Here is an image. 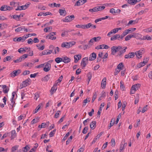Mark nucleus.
Listing matches in <instances>:
<instances>
[{
	"instance_id": "nucleus-49",
	"label": "nucleus",
	"mask_w": 152,
	"mask_h": 152,
	"mask_svg": "<svg viewBox=\"0 0 152 152\" xmlns=\"http://www.w3.org/2000/svg\"><path fill=\"white\" fill-rule=\"evenodd\" d=\"M61 112V111L60 110L58 111L55 114L54 116V118H58L59 117V115H60L59 113Z\"/></svg>"
},
{
	"instance_id": "nucleus-39",
	"label": "nucleus",
	"mask_w": 152,
	"mask_h": 152,
	"mask_svg": "<svg viewBox=\"0 0 152 152\" xmlns=\"http://www.w3.org/2000/svg\"><path fill=\"white\" fill-rule=\"evenodd\" d=\"M146 39L148 40H150L151 39V37L148 35H146V36H143L142 39L143 40Z\"/></svg>"
},
{
	"instance_id": "nucleus-22",
	"label": "nucleus",
	"mask_w": 152,
	"mask_h": 152,
	"mask_svg": "<svg viewBox=\"0 0 152 152\" xmlns=\"http://www.w3.org/2000/svg\"><path fill=\"white\" fill-rule=\"evenodd\" d=\"M140 85L139 84H136L135 85L132 86V90H137L138 88L140 87Z\"/></svg>"
},
{
	"instance_id": "nucleus-60",
	"label": "nucleus",
	"mask_w": 152,
	"mask_h": 152,
	"mask_svg": "<svg viewBox=\"0 0 152 152\" xmlns=\"http://www.w3.org/2000/svg\"><path fill=\"white\" fill-rule=\"evenodd\" d=\"M94 41L92 38L89 41L88 45L89 46H91L93 44V43L94 42Z\"/></svg>"
},
{
	"instance_id": "nucleus-50",
	"label": "nucleus",
	"mask_w": 152,
	"mask_h": 152,
	"mask_svg": "<svg viewBox=\"0 0 152 152\" xmlns=\"http://www.w3.org/2000/svg\"><path fill=\"white\" fill-rule=\"evenodd\" d=\"M62 79L63 76L62 75H61L58 78V79L56 81V83H57V84L58 83H60Z\"/></svg>"
},
{
	"instance_id": "nucleus-64",
	"label": "nucleus",
	"mask_w": 152,
	"mask_h": 152,
	"mask_svg": "<svg viewBox=\"0 0 152 152\" xmlns=\"http://www.w3.org/2000/svg\"><path fill=\"white\" fill-rule=\"evenodd\" d=\"M145 31L147 32H152V27L148 28L147 29H145Z\"/></svg>"
},
{
	"instance_id": "nucleus-48",
	"label": "nucleus",
	"mask_w": 152,
	"mask_h": 152,
	"mask_svg": "<svg viewBox=\"0 0 152 152\" xmlns=\"http://www.w3.org/2000/svg\"><path fill=\"white\" fill-rule=\"evenodd\" d=\"M25 117L26 115L25 114L21 115L20 116H18V121H20L22 119L24 118H25Z\"/></svg>"
},
{
	"instance_id": "nucleus-42",
	"label": "nucleus",
	"mask_w": 152,
	"mask_h": 152,
	"mask_svg": "<svg viewBox=\"0 0 152 152\" xmlns=\"http://www.w3.org/2000/svg\"><path fill=\"white\" fill-rule=\"evenodd\" d=\"M38 7L39 9H40L41 10H45L46 8L45 7L43 6L41 4L38 5Z\"/></svg>"
},
{
	"instance_id": "nucleus-27",
	"label": "nucleus",
	"mask_w": 152,
	"mask_h": 152,
	"mask_svg": "<svg viewBox=\"0 0 152 152\" xmlns=\"http://www.w3.org/2000/svg\"><path fill=\"white\" fill-rule=\"evenodd\" d=\"M11 103L10 104V106L9 107L10 109H12L14 106H15L14 104L15 102L14 100L11 99Z\"/></svg>"
},
{
	"instance_id": "nucleus-25",
	"label": "nucleus",
	"mask_w": 152,
	"mask_h": 152,
	"mask_svg": "<svg viewBox=\"0 0 152 152\" xmlns=\"http://www.w3.org/2000/svg\"><path fill=\"white\" fill-rule=\"evenodd\" d=\"M11 140H12L15 138L16 136V133L15 131V130H12L11 131Z\"/></svg>"
},
{
	"instance_id": "nucleus-53",
	"label": "nucleus",
	"mask_w": 152,
	"mask_h": 152,
	"mask_svg": "<svg viewBox=\"0 0 152 152\" xmlns=\"http://www.w3.org/2000/svg\"><path fill=\"white\" fill-rule=\"evenodd\" d=\"M132 37H134L135 38H137L138 36L139 35H140V34H139L138 33H133V34H131Z\"/></svg>"
},
{
	"instance_id": "nucleus-33",
	"label": "nucleus",
	"mask_w": 152,
	"mask_h": 152,
	"mask_svg": "<svg viewBox=\"0 0 152 152\" xmlns=\"http://www.w3.org/2000/svg\"><path fill=\"white\" fill-rule=\"evenodd\" d=\"M91 23H88L86 25H83V29H88L91 27Z\"/></svg>"
},
{
	"instance_id": "nucleus-63",
	"label": "nucleus",
	"mask_w": 152,
	"mask_h": 152,
	"mask_svg": "<svg viewBox=\"0 0 152 152\" xmlns=\"http://www.w3.org/2000/svg\"><path fill=\"white\" fill-rule=\"evenodd\" d=\"M97 95L96 93H95L93 95L92 99V102H93L95 100L96 97Z\"/></svg>"
},
{
	"instance_id": "nucleus-16",
	"label": "nucleus",
	"mask_w": 152,
	"mask_h": 152,
	"mask_svg": "<svg viewBox=\"0 0 152 152\" xmlns=\"http://www.w3.org/2000/svg\"><path fill=\"white\" fill-rule=\"evenodd\" d=\"M50 75H47L42 79V80L44 82H47L50 79Z\"/></svg>"
},
{
	"instance_id": "nucleus-41",
	"label": "nucleus",
	"mask_w": 152,
	"mask_h": 152,
	"mask_svg": "<svg viewBox=\"0 0 152 152\" xmlns=\"http://www.w3.org/2000/svg\"><path fill=\"white\" fill-rule=\"evenodd\" d=\"M138 22V20H137V21H136V20H130L129 21V23L127 24V25L129 26L130 25L133 24V22H134V23H133V24H135L136 23H137Z\"/></svg>"
},
{
	"instance_id": "nucleus-26",
	"label": "nucleus",
	"mask_w": 152,
	"mask_h": 152,
	"mask_svg": "<svg viewBox=\"0 0 152 152\" xmlns=\"http://www.w3.org/2000/svg\"><path fill=\"white\" fill-rule=\"evenodd\" d=\"M115 118H113L112 119L111 122L110 123V126L108 127V129H110L111 127L113 125L115 122Z\"/></svg>"
},
{
	"instance_id": "nucleus-12",
	"label": "nucleus",
	"mask_w": 152,
	"mask_h": 152,
	"mask_svg": "<svg viewBox=\"0 0 152 152\" xmlns=\"http://www.w3.org/2000/svg\"><path fill=\"white\" fill-rule=\"evenodd\" d=\"M96 53H91L89 57V60L92 61L94 60L96 58Z\"/></svg>"
},
{
	"instance_id": "nucleus-36",
	"label": "nucleus",
	"mask_w": 152,
	"mask_h": 152,
	"mask_svg": "<svg viewBox=\"0 0 152 152\" xmlns=\"http://www.w3.org/2000/svg\"><path fill=\"white\" fill-rule=\"evenodd\" d=\"M42 104H39L36 107L35 110H34L33 113L34 114L36 113L39 110Z\"/></svg>"
},
{
	"instance_id": "nucleus-62",
	"label": "nucleus",
	"mask_w": 152,
	"mask_h": 152,
	"mask_svg": "<svg viewBox=\"0 0 152 152\" xmlns=\"http://www.w3.org/2000/svg\"><path fill=\"white\" fill-rule=\"evenodd\" d=\"M59 48L58 47H56L54 49L55 53V54L58 53L59 51Z\"/></svg>"
},
{
	"instance_id": "nucleus-20",
	"label": "nucleus",
	"mask_w": 152,
	"mask_h": 152,
	"mask_svg": "<svg viewBox=\"0 0 152 152\" xmlns=\"http://www.w3.org/2000/svg\"><path fill=\"white\" fill-rule=\"evenodd\" d=\"M120 37V35L119 34H116L113 37H111L110 38L111 40L113 41L115 40L116 39H119V38Z\"/></svg>"
},
{
	"instance_id": "nucleus-55",
	"label": "nucleus",
	"mask_w": 152,
	"mask_h": 152,
	"mask_svg": "<svg viewBox=\"0 0 152 152\" xmlns=\"http://www.w3.org/2000/svg\"><path fill=\"white\" fill-rule=\"evenodd\" d=\"M103 44L97 46L96 47L95 49L98 50L99 49H103Z\"/></svg>"
},
{
	"instance_id": "nucleus-57",
	"label": "nucleus",
	"mask_w": 152,
	"mask_h": 152,
	"mask_svg": "<svg viewBox=\"0 0 152 152\" xmlns=\"http://www.w3.org/2000/svg\"><path fill=\"white\" fill-rule=\"evenodd\" d=\"M69 134V132H67L65 135L64 136L62 140V141H64L66 139L67 137H68Z\"/></svg>"
},
{
	"instance_id": "nucleus-35",
	"label": "nucleus",
	"mask_w": 152,
	"mask_h": 152,
	"mask_svg": "<svg viewBox=\"0 0 152 152\" xmlns=\"http://www.w3.org/2000/svg\"><path fill=\"white\" fill-rule=\"evenodd\" d=\"M146 64L143 61L140 62L139 64L137 65V67L139 68H140L144 66Z\"/></svg>"
},
{
	"instance_id": "nucleus-7",
	"label": "nucleus",
	"mask_w": 152,
	"mask_h": 152,
	"mask_svg": "<svg viewBox=\"0 0 152 152\" xmlns=\"http://www.w3.org/2000/svg\"><path fill=\"white\" fill-rule=\"evenodd\" d=\"M88 57H85L83 58L82 59L81 62V65L83 67H85L86 66L87 64H88Z\"/></svg>"
},
{
	"instance_id": "nucleus-45",
	"label": "nucleus",
	"mask_w": 152,
	"mask_h": 152,
	"mask_svg": "<svg viewBox=\"0 0 152 152\" xmlns=\"http://www.w3.org/2000/svg\"><path fill=\"white\" fill-rule=\"evenodd\" d=\"M34 64V62H33L31 63H27L26 66H28V67H31L33 66Z\"/></svg>"
},
{
	"instance_id": "nucleus-47",
	"label": "nucleus",
	"mask_w": 152,
	"mask_h": 152,
	"mask_svg": "<svg viewBox=\"0 0 152 152\" xmlns=\"http://www.w3.org/2000/svg\"><path fill=\"white\" fill-rule=\"evenodd\" d=\"M21 37L18 38L15 37L13 39V41L15 42H20L21 40Z\"/></svg>"
},
{
	"instance_id": "nucleus-4",
	"label": "nucleus",
	"mask_w": 152,
	"mask_h": 152,
	"mask_svg": "<svg viewBox=\"0 0 152 152\" xmlns=\"http://www.w3.org/2000/svg\"><path fill=\"white\" fill-rule=\"evenodd\" d=\"M28 55L26 54H24L20 58H17L16 60H15L14 61L15 63H19L21 62L23 60H24L25 58H27Z\"/></svg>"
},
{
	"instance_id": "nucleus-8",
	"label": "nucleus",
	"mask_w": 152,
	"mask_h": 152,
	"mask_svg": "<svg viewBox=\"0 0 152 152\" xmlns=\"http://www.w3.org/2000/svg\"><path fill=\"white\" fill-rule=\"evenodd\" d=\"M56 32H52L49 35H48L46 36V37L49 38V39H50L52 40H55L56 39V37H53L54 35H55Z\"/></svg>"
},
{
	"instance_id": "nucleus-19",
	"label": "nucleus",
	"mask_w": 152,
	"mask_h": 152,
	"mask_svg": "<svg viewBox=\"0 0 152 152\" xmlns=\"http://www.w3.org/2000/svg\"><path fill=\"white\" fill-rule=\"evenodd\" d=\"M60 15L63 16H64L66 14V11L65 10L59 9L58 11Z\"/></svg>"
},
{
	"instance_id": "nucleus-10",
	"label": "nucleus",
	"mask_w": 152,
	"mask_h": 152,
	"mask_svg": "<svg viewBox=\"0 0 152 152\" xmlns=\"http://www.w3.org/2000/svg\"><path fill=\"white\" fill-rule=\"evenodd\" d=\"M50 66L51 64L50 63H47L43 68V70L45 72H48L50 69Z\"/></svg>"
},
{
	"instance_id": "nucleus-40",
	"label": "nucleus",
	"mask_w": 152,
	"mask_h": 152,
	"mask_svg": "<svg viewBox=\"0 0 152 152\" xmlns=\"http://www.w3.org/2000/svg\"><path fill=\"white\" fill-rule=\"evenodd\" d=\"M18 51L20 53H23L26 51V50L23 48H21L19 49Z\"/></svg>"
},
{
	"instance_id": "nucleus-23",
	"label": "nucleus",
	"mask_w": 152,
	"mask_h": 152,
	"mask_svg": "<svg viewBox=\"0 0 152 152\" xmlns=\"http://www.w3.org/2000/svg\"><path fill=\"white\" fill-rule=\"evenodd\" d=\"M127 145L126 143H125L124 144L122 143V142L120 145V149L119 151L120 152H121L122 151H123V150L124 149V146L125 145L126 146Z\"/></svg>"
},
{
	"instance_id": "nucleus-31",
	"label": "nucleus",
	"mask_w": 152,
	"mask_h": 152,
	"mask_svg": "<svg viewBox=\"0 0 152 152\" xmlns=\"http://www.w3.org/2000/svg\"><path fill=\"white\" fill-rule=\"evenodd\" d=\"M148 10V9H145L144 10H142L141 11H140L138 13V14L140 15H142L143 14L146 13Z\"/></svg>"
},
{
	"instance_id": "nucleus-29",
	"label": "nucleus",
	"mask_w": 152,
	"mask_h": 152,
	"mask_svg": "<svg viewBox=\"0 0 152 152\" xmlns=\"http://www.w3.org/2000/svg\"><path fill=\"white\" fill-rule=\"evenodd\" d=\"M124 66V64L122 63H120L117 66V68L118 69L121 70L122 68Z\"/></svg>"
},
{
	"instance_id": "nucleus-51",
	"label": "nucleus",
	"mask_w": 152,
	"mask_h": 152,
	"mask_svg": "<svg viewBox=\"0 0 152 152\" xmlns=\"http://www.w3.org/2000/svg\"><path fill=\"white\" fill-rule=\"evenodd\" d=\"M111 146H114L115 145V140L114 138H112L111 141Z\"/></svg>"
},
{
	"instance_id": "nucleus-3",
	"label": "nucleus",
	"mask_w": 152,
	"mask_h": 152,
	"mask_svg": "<svg viewBox=\"0 0 152 152\" xmlns=\"http://www.w3.org/2000/svg\"><path fill=\"white\" fill-rule=\"evenodd\" d=\"M30 3L28 2L26 3L25 5L22 6H18L17 8L15 9L16 10H25L29 6Z\"/></svg>"
},
{
	"instance_id": "nucleus-13",
	"label": "nucleus",
	"mask_w": 152,
	"mask_h": 152,
	"mask_svg": "<svg viewBox=\"0 0 152 152\" xmlns=\"http://www.w3.org/2000/svg\"><path fill=\"white\" fill-rule=\"evenodd\" d=\"M81 54L75 55L74 56L75 59L74 62L75 63H77L78 60L81 58Z\"/></svg>"
},
{
	"instance_id": "nucleus-37",
	"label": "nucleus",
	"mask_w": 152,
	"mask_h": 152,
	"mask_svg": "<svg viewBox=\"0 0 152 152\" xmlns=\"http://www.w3.org/2000/svg\"><path fill=\"white\" fill-rule=\"evenodd\" d=\"M89 11L91 13L97 12V8L96 7L92 9H89Z\"/></svg>"
},
{
	"instance_id": "nucleus-21",
	"label": "nucleus",
	"mask_w": 152,
	"mask_h": 152,
	"mask_svg": "<svg viewBox=\"0 0 152 152\" xmlns=\"http://www.w3.org/2000/svg\"><path fill=\"white\" fill-rule=\"evenodd\" d=\"M109 16H105L104 17L100 18H99L96 19L95 20V23H96L100 21H101L102 20H104L108 18H109Z\"/></svg>"
},
{
	"instance_id": "nucleus-46",
	"label": "nucleus",
	"mask_w": 152,
	"mask_h": 152,
	"mask_svg": "<svg viewBox=\"0 0 152 152\" xmlns=\"http://www.w3.org/2000/svg\"><path fill=\"white\" fill-rule=\"evenodd\" d=\"M131 38H132L131 34L128 35L125 37V40L126 41H128L130 40Z\"/></svg>"
},
{
	"instance_id": "nucleus-56",
	"label": "nucleus",
	"mask_w": 152,
	"mask_h": 152,
	"mask_svg": "<svg viewBox=\"0 0 152 152\" xmlns=\"http://www.w3.org/2000/svg\"><path fill=\"white\" fill-rule=\"evenodd\" d=\"M88 129V126L85 127L82 131V133L84 134H86Z\"/></svg>"
},
{
	"instance_id": "nucleus-44",
	"label": "nucleus",
	"mask_w": 152,
	"mask_h": 152,
	"mask_svg": "<svg viewBox=\"0 0 152 152\" xmlns=\"http://www.w3.org/2000/svg\"><path fill=\"white\" fill-rule=\"evenodd\" d=\"M11 18H13V19H15L17 21H19V19L18 18V15H14L12 16H10Z\"/></svg>"
},
{
	"instance_id": "nucleus-5",
	"label": "nucleus",
	"mask_w": 152,
	"mask_h": 152,
	"mask_svg": "<svg viewBox=\"0 0 152 152\" xmlns=\"http://www.w3.org/2000/svg\"><path fill=\"white\" fill-rule=\"evenodd\" d=\"M21 73V70L18 69L17 70H15L12 72L10 75L11 77H14L15 76L18 75Z\"/></svg>"
},
{
	"instance_id": "nucleus-6",
	"label": "nucleus",
	"mask_w": 152,
	"mask_h": 152,
	"mask_svg": "<svg viewBox=\"0 0 152 152\" xmlns=\"http://www.w3.org/2000/svg\"><path fill=\"white\" fill-rule=\"evenodd\" d=\"M75 18L74 15H73L70 16H68L65 17V19L63 20V21L64 22H68L74 20Z\"/></svg>"
},
{
	"instance_id": "nucleus-58",
	"label": "nucleus",
	"mask_w": 152,
	"mask_h": 152,
	"mask_svg": "<svg viewBox=\"0 0 152 152\" xmlns=\"http://www.w3.org/2000/svg\"><path fill=\"white\" fill-rule=\"evenodd\" d=\"M56 131V130L54 129L53 131H52L51 132H50V133L49 134V135H50V137H51L54 136V133Z\"/></svg>"
},
{
	"instance_id": "nucleus-1",
	"label": "nucleus",
	"mask_w": 152,
	"mask_h": 152,
	"mask_svg": "<svg viewBox=\"0 0 152 152\" xmlns=\"http://www.w3.org/2000/svg\"><path fill=\"white\" fill-rule=\"evenodd\" d=\"M127 49L126 47H122L121 46H113L111 48V54L114 55L117 53L118 54L117 56H121L126 52Z\"/></svg>"
},
{
	"instance_id": "nucleus-32",
	"label": "nucleus",
	"mask_w": 152,
	"mask_h": 152,
	"mask_svg": "<svg viewBox=\"0 0 152 152\" xmlns=\"http://www.w3.org/2000/svg\"><path fill=\"white\" fill-rule=\"evenodd\" d=\"M97 9V12L98 11H101L103 10L105 8V7L104 6H98L96 7Z\"/></svg>"
},
{
	"instance_id": "nucleus-54",
	"label": "nucleus",
	"mask_w": 152,
	"mask_h": 152,
	"mask_svg": "<svg viewBox=\"0 0 152 152\" xmlns=\"http://www.w3.org/2000/svg\"><path fill=\"white\" fill-rule=\"evenodd\" d=\"M101 37H94L92 38L94 42H97L99 41L101 39Z\"/></svg>"
},
{
	"instance_id": "nucleus-17",
	"label": "nucleus",
	"mask_w": 152,
	"mask_h": 152,
	"mask_svg": "<svg viewBox=\"0 0 152 152\" xmlns=\"http://www.w3.org/2000/svg\"><path fill=\"white\" fill-rule=\"evenodd\" d=\"M57 83H55L53 86L52 87L51 89V92L52 94H53L54 92H55L57 89Z\"/></svg>"
},
{
	"instance_id": "nucleus-59",
	"label": "nucleus",
	"mask_w": 152,
	"mask_h": 152,
	"mask_svg": "<svg viewBox=\"0 0 152 152\" xmlns=\"http://www.w3.org/2000/svg\"><path fill=\"white\" fill-rule=\"evenodd\" d=\"M135 53V55H136V56L138 58H140L141 57V55L137 51Z\"/></svg>"
},
{
	"instance_id": "nucleus-38",
	"label": "nucleus",
	"mask_w": 152,
	"mask_h": 152,
	"mask_svg": "<svg viewBox=\"0 0 152 152\" xmlns=\"http://www.w3.org/2000/svg\"><path fill=\"white\" fill-rule=\"evenodd\" d=\"M127 2L129 4L132 5L136 4V1L135 0H128Z\"/></svg>"
},
{
	"instance_id": "nucleus-24",
	"label": "nucleus",
	"mask_w": 152,
	"mask_h": 152,
	"mask_svg": "<svg viewBox=\"0 0 152 152\" xmlns=\"http://www.w3.org/2000/svg\"><path fill=\"white\" fill-rule=\"evenodd\" d=\"M18 145H15L13 146L11 149L10 152H15L18 149Z\"/></svg>"
},
{
	"instance_id": "nucleus-15",
	"label": "nucleus",
	"mask_w": 152,
	"mask_h": 152,
	"mask_svg": "<svg viewBox=\"0 0 152 152\" xmlns=\"http://www.w3.org/2000/svg\"><path fill=\"white\" fill-rule=\"evenodd\" d=\"M106 78L104 77L102 80L101 82V86L102 88H105L106 85Z\"/></svg>"
},
{
	"instance_id": "nucleus-43",
	"label": "nucleus",
	"mask_w": 152,
	"mask_h": 152,
	"mask_svg": "<svg viewBox=\"0 0 152 152\" xmlns=\"http://www.w3.org/2000/svg\"><path fill=\"white\" fill-rule=\"evenodd\" d=\"M28 80H26L25 81H23L22 83L23 86L26 87L27 85H28Z\"/></svg>"
},
{
	"instance_id": "nucleus-18",
	"label": "nucleus",
	"mask_w": 152,
	"mask_h": 152,
	"mask_svg": "<svg viewBox=\"0 0 152 152\" xmlns=\"http://www.w3.org/2000/svg\"><path fill=\"white\" fill-rule=\"evenodd\" d=\"M96 122L95 121H93L90 124V126L91 129H94L96 126Z\"/></svg>"
},
{
	"instance_id": "nucleus-9",
	"label": "nucleus",
	"mask_w": 152,
	"mask_h": 152,
	"mask_svg": "<svg viewBox=\"0 0 152 152\" xmlns=\"http://www.w3.org/2000/svg\"><path fill=\"white\" fill-rule=\"evenodd\" d=\"M52 50H43L42 53H40L39 54V55L40 56H42L43 55H45L47 54H50L51 53H52Z\"/></svg>"
},
{
	"instance_id": "nucleus-30",
	"label": "nucleus",
	"mask_w": 152,
	"mask_h": 152,
	"mask_svg": "<svg viewBox=\"0 0 152 152\" xmlns=\"http://www.w3.org/2000/svg\"><path fill=\"white\" fill-rule=\"evenodd\" d=\"M87 76L88 77L87 80H88V84L92 77V74L91 72H88L87 74Z\"/></svg>"
},
{
	"instance_id": "nucleus-28",
	"label": "nucleus",
	"mask_w": 152,
	"mask_h": 152,
	"mask_svg": "<svg viewBox=\"0 0 152 152\" xmlns=\"http://www.w3.org/2000/svg\"><path fill=\"white\" fill-rule=\"evenodd\" d=\"M30 149L28 145H26L22 148V150L23 152H27Z\"/></svg>"
},
{
	"instance_id": "nucleus-34",
	"label": "nucleus",
	"mask_w": 152,
	"mask_h": 152,
	"mask_svg": "<svg viewBox=\"0 0 152 152\" xmlns=\"http://www.w3.org/2000/svg\"><path fill=\"white\" fill-rule=\"evenodd\" d=\"M55 61L57 63H59L62 61V58L60 57H57L56 58Z\"/></svg>"
},
{
	"instance_id": "nucleus-52",
	"label": "nucleus",
	"mask_w": 152,
	"mask_h": 152,
	"mask_svg": "<svg viewBox=\"0 0 152 152\" xmlns=\"http://www.w3.org/2000/svg\"><path fill=\"white\" fill-rule=\"evenodd\" d=\"M23 29V27H20L18 28L15 30V31L16 32H19Z\"/></svg>"
},
{
	"instance_id": "nucleus-11",
	"label": "nucleus",
	"mask_w": 152,
	"mask_h": 152,
	"mask_svg": "<svg viewBox=\"0 0 152 152\" xmlns=\"http://www.w3.org/2000/svg\"><path fill=\"white\" fill-rule=\"evenodd\" d=\"M135 54L134 53H130L126 55L125 56V58H132L135 56Z\"/></svg>"
},
{
	"instance_id": "nucleus-14",
	"label": "nucleus",
	"mask_w": 152,
	"mask_h": 152,
	"mask_svg": "<svg viewBox=\"0 0 152 152\" xmlns=\"http://www.w3.org/2000/svg\"><path fill=\"white\" fill-rule=\"evenodd\" d=\"M62 60V61L64 62L65 63H67L70 62L71 61L70 59L67 56L63 57Z\"/></svg>"
},
{
	"instance_id": "nucleus-61",
	"label": "nucleus",
	"mask_w": 152,
	"mask_h": 152,
	"mask_svg": "<svg viewBox=\"0 0 152 152\" xmlns=\"http://www.w3.org/2000/svg\"><path fill=\"white\" fill-rule=\"evenodd\" d=\"M6 5H3L1 7L0 10L2 11H6Z\"/></svg>"
},
{
	"instance_id": "nucleus-2",
	"label": "nucleus",
	"mask_w": 152,
	"mask_h": 152,
	"mask_svg": "<svg viewBox=\"0 0 152 152\" xmlns=\"http://www.w3.org/2000/svg\"><path fill=\"white\" fill-rule=\"evenodd\" d=\"M75 44L76 42L74 41L69 42H63L61 44V46L62 48H69L75 45Z\"/></svg>"
}]
</instances>
